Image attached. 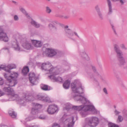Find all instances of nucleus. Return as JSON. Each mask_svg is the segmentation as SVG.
Wrapping results in <instances>:
<instances>
[{"label":"nucleus","instance_id":"nucleus-1","mask_svg":"<svg viewBox=\"0 0 127 127\" xmlns=\"http://www.w3.org/2000/svg\"><path fill=\"white\" fill-rule=\"evenodd\" d=\"M71 89L72 97L75 100L79 101L83 104L89 103V101L81 95L84 92L83 88H71Z\"/></svg>","mask_w":127,"mask_h":127},{"label":"nucleus","instance_id":"nucleus-2","mask_svg":"<svg viewBox=\"0 0 127 127\" xmlns=\"http://www.w3.org/2000/svg\"><path fill=\"white\" fill-rule=\"evenodd\" d=\"M114 50L117 54V57L119 61V64L120 66L124 65L126 62L123 57L122 52L120 50L118 45L115 44L114 45Z\"/></svg>","mask_w":127,"mask_h":127},{"label":"nucleus","instance_id":"nucleus-3","mask_svg":"<svg viewBox=\"0 0 127 127\" xmlns=\"http://www.w3.org/2000/svg\"><path fill=\"white\" fill-rule=\"evenodd\" d=\"M24 97L23 99L20 98L18 100L19 102L21 104H25L26 101H33L34 100V96L31 94L24 93Z\"/></svg>","mask_w":127,"mask_h":127},{"label":"nucleus","instance_id":"nucleus-4","mask_svg":"<svg viewBox=\"0 0 127 127\" xmlns=\"http://www.w3.org/2000/svg\"><path fill=\"white\" fill-rule=\"evenodd\" d=\"M62 70L61 68L56 69L54 72H52V74L48 76V77L51 79H53V80L56 82H62L63 80V79L60 77H56L55 76V75L58 74L62 72L61 71Z\"/></svg>","mask_w":127,"mask_h":127},{"label":"nucleus","instance_id":"nucleus-5","mask_svg":"<svg viewBox=\"0 0 127 127\" xmlns=\"http://www.w3.org/2000/svg\"><path fill=\"white\" fill-rule=\"evenodd\" d=\"M41 69L45 70H48L51 74H52L57 69L56 68L54 69L51 66L50 64L43 63L42 64Z\"/></svg>","mask_w":127,"mask_h":127},{"label":"nucleus","instance_id":"nucleus-6","mask_svg":"<svg viewBox=\"0 0 127 127\" xmlns=\"http://www.w3.org/2000/svg\"><path fill=\"white\" fill-rule=\"evenodd\" d=\"M87 119L89 120V124L91 127H95L99 123L98 118L95 117L87 118Z\"/></svg>","mask_w":127,"mask_h":127},{"label":"nucleus","instance_id":"nucleus-7","mask_svg":"<svg viewBox=\"0 0 127 127\" xmlns=\"http://www.w3.org/2000/svg\"><path fill=\"white\" fill-rule=\"evenodd\" d=\"M0 39L5 42H7L8 39L6 33L1 26H0Z\"/></svg>","mask_w":127,"mask_h":127},{"label":"nucleus","instance_id":"nucleus-8","mask_svg":"<svg viewBox=\"0 0 127 127\" xmlns=\"http://www.w3.org/2000/svg\"><path fill=\"white\" fill-rule=\"evenodd\" d=\"M29 76L30 81L32 85H36L38 78L35 76L34 73L33 72L30 73L29 74Z\"/></svg>","mask_w":127,"mask_h":127},{"label":"nucleus","instance_id":"nucleus-9","mask_svg":"<svg viewBox=\"0 0 127 127\" xmlns=\"http://www.w3.org/2000/svg\"><path fill=\"white\" fill-rule=\"evenodd\" d=\"M75 122L73 117L66 119L64 122V123L67 124V127H73Z\"/></svg>","mask_w":127,"mask_h":127},{"label":"nucleus","instance_id":"nucleus-10","mask_svg":"<svg viewBox=\"0 0 127 127\" xmlns=\"http://www.w3.org/2000/svg\"><path fill=\"white\" fill-rule=\"evenodd\" d=\"M58 109L57 105H50L49 106L47 111L49 114H52L56 112Z\"/></svg>","mask_w":127,"mask_h":127},{"label":"nucleus","instance_id":"nucleus-11","mask_svg":"<svg viewBox=\"0 0 127 127\" xmlns=\"http://www.w3.org/2000/svg\"><path fill=\"white\" fill-rule=\"evenodd\" d=\"M18 74L15 72H13L10 76H7L6 74L4 75V76L9 82L11 81L12 80H15L18 77Z\"/></svg>","mask_w":127,"mask_h":127},{"label":"nucleus","instance_id":"nucleus-12","mask_svg":"<svg viewBox=\"0 0 127 127\" xmlns=\"http://www.w3.org/2000/svg\"><path fill=\"white\" fill-rule=\"evenodd\" d=\"M45 53L47 55L50 57H53L57 54L56 52L54 50L49 48L46 49Z\"/></svg>","mask_w":127,"mask_h":127},{"label":"nucleus","instance_id":"nucleus-13","mask_svg":"<svg viewBox=\"0 0 127 127\" xmlns=\"http://www.w3.org/2000/svg\"><path fill=\"white\" fill-rule=\"evenodd\" d=\"M22 46L24 48L27 50L32 49L33 48V47L31 43L28 41H26L23 43Z\"/></svg>","mask_w":127,"mask_h":127},{"label":"nucleus","instance_id":"nucleus-14","mask_svg":"<svg viewBox=\"0 0 127 127\" xmlns=\"http://www.w3.org/2000/svg\"><path fill=\"white\" fill-rule=\"evenodd\" d=\"M91 78L93 79L94 82L97 83V84L98 85L99 83L98 82V79L100 78L101 80H104L103 78L98 73H96L95 74V76L93 78L91 77Z\"/></svg>","mask_w":127,"mask_h":127},{"label":"nucleus","instance_id":"nucleus-15","mask_svg":"<svg viewBox=\"0 0 127 127\" xmlns=\"http://www.w3.org/2000/svg\"><path fill=\"white\" fill-rule=\"evenodd\" d=\"M31 42L33 45L35 47H38L42 46L41 42L40 41L32 40H31Z\"/></svg>","mask_w":127,"mask_h":127},{"label":"nucleus","instance_id":"nucleus-16","mask_svg":"<svg viewBox=\"0 0 127 127\" xmlns=\"http://www.w3.org/2000/svg\"><path fill=\"white\" fill-rule=\"evenodd\" d=\"M75 107L77 108V110L80 111L81 110L80 112L81 114L83 117H85V115L84 113V108L85 106L83 105L77 106V107Z\"/></svg>","mask_w":127,"mask_h":127},{"label":"nucleus","instance_id":"nucleus-17","mask_svg":"<svg viewBox=\"0 0 127 127\" xmlns=\"http://www.w3.org/2000/svg\"><path fill=\"white\" fill-rule=\"evenodd\" d=\"M12 47L14 48L15 50L18 51H23L21 48H20L19 46L18 43L16 41H13L11 43Z\"/></svg>","mask_w":127,"mask_h":127},{"label":"nucleus","instance_id":"nucleus-18","mask_svg":"<svg viewBox=\"0 0 127 127\" xmlns=\"http://www.w3.org/2000/svg\"><path fill=\"white\" fill-rule=\"evenodd\" d=\"M3 90L4 91L7 93L8 95H12L14 92V91L12 88H3Z\"/></svg>","mask_w":127,"mask_h":127},{"label":"nucleus","instance_id":"nucleus-19","mask_svg":"<svg viewBox=\"0 0 127 127\" xmlns=\"http://www.w3.org/2000/svg\"><path fill=\"white\" fill-rule=\"evenodd\" d=\"M94 107L93 105H88L85 106L84 108V113L85 115L86 116V112L89 111H92L94 108Z\"/></svg>","mask_w":127,"mask_h":127},{"label":"nucleus","instance_id":"nucleus-20","mask_svg":"<svg viewBox=\"0 0 127 127\" xmlns=\"http://www.w3.org/2000/svg\"><path fill=\"white\" fill-rule=\"evenodd\" d=\"M16 68V66L14 64H9L5 67V70L8 72L10 73V69Z\"/></svg>","mask_w":127,"mask_h":127},{"label":"nucleus","instance_id":"nucleus-21","mask_svg":"<svg viewBox=\"0 0 127 127\" xmlns=\"http://www.w3.org/2000/svg\"><path fill=\"white\" fill-rule=\"evenodd\" d=\"M77 81H75L71 84V87H82V84L80 82H78L77 83Z\"/></svg>","mask_w":127,"mask_h":127},{"label":"nucleus","instance_id":"nucleus-22","mask_svg":"<svg viewBox=\"0 0 127 127\" xmlns=\"http://www.w3.org/2000/svg\"><path fill=\"white\" fill-rule=\"evenodd\" d=\"M8 113L11 117L13 118H15L17 117V114L13 109L9 110L8 111Z\"/></svg>","mask_w":127,"mask_h":127},{"label":"nucleus","instance_id":"nucleus-23","mask_svg":"<svg viewBox=\"0 0 127 127\" xmlns=\"http://www.w3.org/2000/svg\"><path fill=\"white\" fill-rule=\"evenodd\" d=\"M31 23L32 25L36 28H39L40 26V24L32 20L31 22Z\"/></svg>","mask_w":127,"mask_h":127},{"label":"nucleus","instance_id":"nucleus-24","mask_svg":"<svg viewBox=\"0 0 127 127\" xmlns=\"http://www.w3.org/2000/svg\"><path fill=\"white\" fill-rule=\"evenodd\" d=\"M17 82L16 79L12 80L11 81L9 82V84L8 85L9 87H12L14 86L15 85L17 84Z\"/></svg>","mask_w":127,"mask_h":127},{"label":"nucleus","instance_id":"nucleus-25","mask_svg":"<svg viewBox=\"0 0 127 127\" xmlns=\"http://www.w3.org/2000/svg\"><path fill=\"white\" fill-rule=\"evenodd\" d=\"M29 69L27 66L24 67L22 71V72L24 75H26L29 71Z\"/></svg>","mask_w":127,"mask_h":127},{"label":"nucleus","instance_id":"nucleus-26","mask_svg":"<svg viewBox=\"0 0 127 127\" xmlns=\"http://www.w3.org/2000/svg\"><path fill=\"white\" fill-rule=\"evenodd\" d=\"M64 31L66 34L70 36L73 35V32L70 29H64Z\"/></svg>","mask_w":127,"mask_h":127},{"label":"nucleus","instance_id":"nucleus-27","mask_svg":"<svg viewBox=\"0 0 127 127\" xmlns=\"http://www.w3.org/2000/svg\"><path fill=\"white\" fill-rule=\"evenodd\" d=\"M80 55L84 59H85L86 60H88V57L84 51L81 52L80 53Z\"/></svg>","mask_w":127,"mask_h":127},{"label":"nucleus","instance_id":"nucleus-28","mask_svg":"<svg viewBox=\"0 0 127 127\" xmlns=\"http://www.w3.org/2000/svg\"><path fill=\"white\" fill-rule=\"evenodd\" d=\"M89 124V120L87 118L85 122L83 124V127H89V126L90 127V125Z\"/></svg>","mask_w":127,"mask_h":127},{"label":"nucleus","instance_id":"nucleus-29","mask_svg":"<svg viewBox=\"0 0 127 127\" xmlns=\"http://www.w3.org/2000/svg\"><path fill=\"white\" fill-rule=\"evenodd\" d=\"M70 81L67 80L63 84L64 87H69L70 84Z\"/></svg>","mask_w":127,"mask_h":127},{"label":"nucleus","instance_id":"nucleus-30","mask_svg":"<svg viewBox=\"0 0 127 127\" xmlns=\"http://www.w3.org/2000/svg\"><path fill=\"white\" fill-rule=\"evenodd\" d=\"M38 109L34 107L32 108L31 113L33 115H35L38 113Z\"/></svg>","mask_w":127,"mask_h":127},{"label":"nucleus","instance_id":"nucleus-31","mask_svg":"<svg viewBox=\"0 0 127 127\" xmlns=\"http://www.w3.org/2000/svg\"><path fill=\"white\" fill-rule=\"evenodd\" d=\"M42 101L48 103L51 102H52L50 98L49 97H45L44 96Z\"/></svg>","mask_w":127,"mask_h":127},{"label":"nucleus","instance_id":"nucleus-32","mask_svg":"<svg viewBox=\"0 0 127 127\" xmlns=\"http://www.w3.org/2000/svg\"><path fill=\"white\" fill-rule=\"evenodd\" d=\"M43 97L44 96L41 95L40 94H38L36 95V98L37 100H42Z\"/></svg>","mask_w":127,"mask_h":127},{"label":"nucleus","instance_id":"nucleus-33","mask_svg":"<svg viewBox=\"0 0 127 127\" xmlns=\"http://www.w3.org/2000/svg\"><path fill=\"white\" fill-rule=\"evenodd\" d=\"M108 127H119L118 125L111 123H108Z\"/></svg>","mask_w":127,"mask_h":127},{"label":"nucleus","instance_id":"nucleus-34","mask_svg":"<svg viewBox=\"0 0 127 127\" xmlns=\"http://www.w3.org/2000/svg\"><path fill=\"white\" fill-rule=\"evenodd\" d=\"M41 120H45L47 119V116L43 115H40L38 117Z\"/></svg>","mask_w":127,"mask_h":127},{"label":"nucleus","instance_id":"nucleus-35","mask_svg":"<svg viewBox=\"0 0 127 127\" xmlns=\"http://www.w3.org/2000/svg\"><path fill=\"white\" fill-rule=\"evenodd\" d=\"M123 120V117L121 115H119L117 121L118 123L120 122H122Z\"/></svg>","mask_w":127,"mask_h":127},{"label":"nucleus","instance_id":"nucleus-36","mask_svg":"<svg viewBox=\"0 0 127 127\" xmlns=\"http://www.w3.org/2000/svg\"><path fill=\"white\" fill-rule=\"evenodd\" d=\"M121 48L123 50H127V48L126 46L123 43L121 44L120 45Z\"/></svg>","mask_w":127,"mask_h":127},{"label":"nucleus","instance_id":"nucleus-37","mask_svg":"<svg viewBox=\"0 0 127 127\" xmlns=\"http://www.w3.org/2000/svg\"><path fill=\"white\" fill-rule=\"evenodd\" d=\"M42 105L40 104L36 103L35 105L34 108H37L38 110L39 109L41 108L42 107Z\"/></svg>","mask_w":127,"mask_h":127},{"label":"nucleus","instance_id":"nucleus-38","mask_svg":"<svg viewBox=\"0 0 127 127\" xmlns=\"http://www.w3.org/2000/svg\"><path fill=\"white\" fill-rule=\"evenodd\" d=\"M12 96L15 97L16 98V99L18 100L19 99V95L15 93V92L13 93V94L11 95Z\"/></svg>","mask_w":127,"mask_h":127},{"label":"nucleus","instance_id":"nucleus-39","mask_svg":"<svg viewBox=\"0 0 127 127\" xmlns=\"http://www.w3.org/2000/svg\"><path fill=\"white\" fill-rule=\"evenodd\" d=\"M97 13L100 19L102 20L103 19V17L100 11L97 12Z\"/></svg>","mask_w":127,"mask_h":127},{"label":"nucleus","instance_id":"nucleus-40","mask_svg":"<svg viewBox=\"0 0 127 127\" xmlns=\"http://www.w3.org/2000/svg\"><path fill=\"white\" fill-rule=\"evenodd\" d=\"M20 11L22 12L24 14L26 15H28V14L27 13L25 10L23 8H22L20 9Z\"/></svg>","mask_w":127,"mask_h":127},{"label":"nucleus","instance_id":"nucleus-41","mask_svg":"<svg viewBox=\"0 0 127 127\" xmlns=\"http://www.w3.org/2000/svg\"><path fill=\"white\" fill-rule=\"evenodd\" d=\"M43 90L46 91H49L52 89V88H41Z\"/></svg>","mask_w":127,"mask_h":127},{"label":"nucleus","instance_id":"nucleus-42","mask_svg":"<svg viewBox=\"0 0 127 127\" xmlns=\"http://www.w3.org/2000/svg\"><path fill=\"white\" fill-rule=\"evenodd\" d=\"M51 10L48 7H46V11L47 13H50L51 12Z\"/></svg>","mask_w":127,"mask_h":127},{"label":"nucleus","instance_id":"nucleus-43","mask_svg":"<svg viewBox=\"0 0 127 127\" xmlns=\"http://www.w3.org/2000/svg\"><path fill=\"white\" fill-rule=\"evenodd\" d=\"M94 114H96L97 113V110L94 107L92 111H91Z\"/></svg>","mask_w":127,"mask_h":127},{"label":"nucleus","instance_id":"nucleus-44","mask_svg":"<svg viewBox=\"0 0 127 127\" xmlns=\"http://www.w3.org/2000/svg\"><path fill=\"white\" fill-rule=\"evenodd\" d=\"M52 127H61L57 123H55Z\"/></svg>","mask_w":127,"mask_h":127},{"label":"nucleus","instance_id":"nucleus-45","mask_svg":"<svg viewBox=\"0 0 127 127\" xmlns=\"http://www.w3.org/2000/svg\"><path fill=\"white\" fill-rule=\"evenodd\" d=\"M48 26L50 28H55L56 29V27H55L53 25L51 24H49Z\"/></svg>","mask_w":127,"mask_h":127},{"label":"nucleus","instance_id":"nucleus-46","mask_svg":"<svg viewBox=\"0 0 127 127\" xmlns=\"http://www.w3.org/2000/svg\"><path fill=\"white\" fill-rule=\"evenodd\" d=\"M95 9L96 10L97 12H98L100 11L98 7V5H96L95 7Z\"/></svg>","mask_w":127,"mask_h":127},{"label":"nucleus","instance_id":"nucleus-47","mask_svg":"<svg viewBox=\"0 0 127 127\" xmlns=\"http://www.w3.org/2000/svg\"><path fill=\"white\" fill-rule=\"evenodd\" d=\"M3 83V81L2 79L0 78V85H2Z\"/></svg>","mask_w":127,"mask_h":127},{"label":"nucleus","instance_id":"nucleus-48","mask_svg":"<svg viewBox=\"0 0 127 127\" xmlns=\"http://www.w3.org/2000/svg\"><path fill=\"white\" fill-rule=\"evenodd\" d=\"M48 86L44 84H41V87H48Z\"/></svg>","mask_w":127,"mask_h":127},{"label":"nucleus","instance_id":"nucleus-49","mask_svg":"<svg viewBox=\"0 0 127 127\" xmlns=\"http://www.w3.org/2000/svg\"><path fill=\"white\" fill-rule=\"evenodd\" d=\"M14 19L15 21H17L19 19L18 16L17 15H15L14 17Z\"/></svg>","mask_w":127,"mask_h":127},{"label":"nucleus","instance_id":"nucleus-50","mask_svg":"<svg viewBox=\"0 0 127 127\" xmlns=\"http://www.w3.org/2000/svg\"><path fill=\"white\" fill-rule=\"evenodd\" d=\"M4 93L0 90V97L4 95Z\"/></svg>","mask_w":127,"mask_h":127},{"label":"nucleus","instance_id":"nucleus-51","mask_svg":"<svg viewBox=\"0 0 127 127\" xmlns=\"http://www.w3.org/2000/svg\"><path fill=\"white\" fill-rule=\"evenodd\" d=\"M103 91L106 94H108L107 90L106 88H104L103 89Z\"/></svg>","mask_w":127,"mask_h":127},{"label":"nucleus","instance_id":"nucleus-52","mask_svg":"<svg viewBox=\"0 0 127 127\" xmlns=\"http://www.w3.org/2000/svg\"><path fill=\"white\" fill-rule=\"evenodd\" d=\"M60 17L61 18H64L65 19H68V18L69 16H61Z\"/></svg>","mask_w":127,"mask_h":127},{"label":"nucleus","instance_id":"nucleus-53","mask_svg":"<svg viewBox=\"0 0 127 127\" xmlns=\"http://www.w3.org/2000/svg\"><path fill=\"white\" fill-rule=\"evenodd\" d=\"M77 107V106H74L72 107V108L73 109H74V110H77V107Z\"/></svg>","mask_w":127,"mask_h":127},{"label":"nucleus","instance_id":"nucleus-54","mask_svg":"<svg viewBox=\"0 0 127 127\" xmlns=\"http://www.w3.org/2000/svg\"><path fill=\"white\" fill-rule=\"evenodd\" d=\"M92 69L93 70V71L94 72H95L96 71V68H95V67H92Z\"/></svg>","mask_w":127,"mask_h":127},{"label":"nucleus","instance_id":"nucleus-55","mask_svg":"<svg viewBox=\"0 0 127 127\" xmlns=\"http://www.w3.org/2000/svg\"><path fill=\"white\" fill-rule=\"evenodd\" d=\"M115 113L116 115L120 113V112H119L117 111L116 110H115Z\"/></svg>","mask_w":127,"mask_h":127},{"label":"nucleus","instance_id":"nucleus-56","mask_svg":"<svg viewBox=\"0 0 127 127\" xmlns=\"http://www.w3.org/2000/svg\"><path fill=\"white\" fill-rule=\"evenodd\" d=\"M8 126L5 125H2L0 127H8Z\"/></svg>","mask_w":127,"mask_h":127},{"label":"nucleus","instance_id":"nucleus-57","mask_svg":"<svg viewBox=\"0 0 127 127\" xmlns=\"http://www.w3.org/2000/svg\"><path fill=\"white\" fill-rule=\"evenodd\" d=\"M74 33L75 35L77 36L78 37H79V36L77 34V33L76 32H74Z\"/></svg>","mask_w":127,"mask_h":127},{"label":"nucleus","instance_id":"nucleus-58","mask_svg":"<svg viewBox=\"0 0 127 127\" xmlns=\"http://www.w3.org/2000/svg\"><path fill=\"white\" fill-rule=\"evenodd\" d=\"M112 29H113L115 33V34H116V32L115 31V29L113 28V27H114L113 26V25H112Z\"/></svg>","mask_w":127,"mask_h":127},{"label":"nucleus","instance_id":"nucleus-59","mask_svg":"<svg viewBox=\"0 0 127 127\" xmlns=\"http://www.w3.org/2000/svg\"><path fill=\"white\" fill-rule=\"evenodd\" d=\"M68 26H64V28L65 29H68Z\"/></svg>","mask_w":127,"mask_h":127},{"label":"nucleus","instance_id":"nucleus-60","mask_svg":"<svg viewBox=\"0 0 127 127\" xmlns=\"http://www.w3.org/2000/svg\"><path fill=\"white\" fill-rule=\"evenodd\" d=\"M30 127H39L38 126H30Z\"/></svg>","mask_w":127,"mask_h":127},{"label":"nucleus","instance_id":"nucleus-61","mask_svg":"<svg viewBox=\"0 0 127 127\" xmlns=\"http://www.w3.org/2000/svg\"><path fill=\"white\" fill-rule=\"evenodd\" d=\"M4 49L5 50H8V48H4Z\"/></svg>","mask_w":127,"mask_h":127},{"label":"nucleus","instance_id":"nucleus-62","mask_svg":"<svg viewBox=\"0 0 127 127\" xmlns=\"http://www.w3.org/2000/svg\"><path fill=\"white\" fill-rule=\"evenodd\" d=\"M14 127L13 126H10L9 127Z\"/></svg>","mask_w":127,"mask_h":127},{"label":"nucleus","instance_id":"nucleus-63","mask_svg":"<svg viewBox=\"0 0 127 127\" xmlns=\"http://www.w3.org/2000/svg\"><path fill=\"white\" fill-rule=\"evenodd\" d=\"M65 88V89H67L69 88Z\"/></svg>","mask_w":127,"mask_h":127},{"label":"nucleus","instance_id":"nucleus-64","mask_svg":"<svg viewBox=\"0 0 127 127\" xmlns=\"http://www.w3.org/2000/svg\"><path fill=\"white\" fill-rule=\"evenodd\" d=\"M13 3H16V2H15V1H13Z\"/></svg>","mask_w":127,"mask_h":127}]
</instances>
